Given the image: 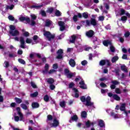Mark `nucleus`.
<instances>
[{
	"label": "nucleus",
	"mask_w": 130,
	"mask_h": 130,
	"mask_svg": "<svg viewBox=\"0 0 130 130\" xmlns=\"http://www.w3.org/2000/svg\"><path fill=\"white\" fill-rule=\"evenodd\" d=\"M66 76L67 78H69V79H71V78H73V77H75V76H76V73H73L70 72Z\"/></svg>",
	"instance_id": "24"
},
{
	"label": "nucleus",
	"mask_w": 130,
	"mask_h": 130,
	"mask_svg": "<svg viewBox=\"0 0 130 130\" xmlns=\"http://www.w3.org/2000/svg\"><path fill=\"white\" fill-rule=\"evenodd\" d=\"M115 92L116 94H120V93H121V91H120V89H119V88H116L115 89Z\"/></svg>",
	"instance_id": "61"
},
{
	"label": "nucleus",
	"mask_w": 130,
	"mask_h": 130,
	"mask_svg": "<svg viewBox=\"0 0 130 130\" xmlns=\"http://www.w3.org/2000/svg\"><path fill=\"white\" fill-rule=\"evenodd\" d=\"M60 106L61 107H64L66 106V102L64 101H62L60 103Z\"/></svg>",
	"instance_id": "44"
},
{
	"label": "nucleus",
	"mask_w": 130,
	"mask_h": 130,
	"mask_svg": "<svg viewBox=\"0 0 130 130\" xmlns=\"http://www.w3.org/2000/svg\"><path fill=\"white\" fill-rule=\"evenodd\" d=\"M93 43L94 44H96V45H99V44L101 43V41H100V40L98 39L97 38H93Z\"/></svg>",
	"instance_id": "16"
},
{
	"label": "nucleus",
	"mask_w": 130,
	"mask_h": 130,
	"mask_svg": "<svg viewBox=\"0 0 130 130\" xmlns=\"http://www.w3.org/2000/svg\"><path fill=\"white\" fill-rule=\"evenodd\" d=\"M20 47H21V48H25V40L24 39V38L22 37L20 38Z\"/></svg>",
	"instance_id": "8"
},
{
	"label": "nucleus",
	"mask_w": 130,
	"mask_h": 130,
	"mask_svg": "<svg viewBox=\"0 0 130 130\" xmlns=\"http://www.w3.org/2000/svg\"><path fill=\"white\" fill-rule=\"evenodd\" d=\"M86 35L87 36V37H92V36L94 35V31H93L92 30H90L86 32Z\"/></svg>",
	"instance_id": "15"
},
{
	"label": "nucleus",
	"mask_w": 130,
	"mask_h": 130,
	"mask_svg": "<svg viewBox=\"0 0 130 130\" xmlns=\"http://www.w3.org/2000/svg\"><path fill=\"white\" fill-rule=\"evenodd\" d=\"M10 31L9 32H11V31H15V29H16V27H15L14 25H10Z\"/></svg>",
	"instance_id": "35"
},
{
	"label": "nucleus",
	"mask_w": 130,
	"mask_h": 130,
	"mask_svg": "<svg viewBox=\"0 0 130 130\" xmlns=\"http://www.w3.org/2000/svg\"><path fill=\"white\" fill-rule=\"evenodd\" d=\"M56 72V71H55V70H54V69H51L48 72V74H49V75H51V74H54V73H55Z\"/></svg>",
	"instance_id": "42"
},
{
	"label": "nucleus",
	"mask_w": 130,
	"mask_h": 130,
	"mask_svg": "<svg viewBox=\"0 0 130 130\" xmlns=\"http://www.w3.org/2000/svg\"><path fill=\"white\" fill-rule=\"evenodd\" d=\"M6 9H7V10H9V9L13 10V9H14V5H12L11 6H7V7H6Z\"/></svg>",
	"instance_id": "54"
},
{
	"label": "nucleus",
	"mask_w": 130,
	"mask_h": 130,
	"mask_svg": "<svg viewBox=\"0 0 130 130\" xmlns=\"http://www.w3.org/2000/svg\"><path fill=\"white\" fill-rule=\"evenodd\" d=\"M14 119L15 121H19V120H20V117L18 116H15Z\"/></svg>",
	"instance_id": "60"
},
{
	"label": "nucleus",
	"mask_w": 130,
	"mask_h": 130,
	"mask_svg": "<svg viewBox=\"0 0 130 130\" xmlns=\"http://www.w3.org/2000/svg\"><path fill=\"white\" fill-rule=\"evenodd\" d=\"M48 70H49V65L46 63L45 65L44 70L43 71V74H47Z\"/></svg>",
	"instance_id": "14"
},
{
	"label": "nucleus",
	"mask_w": 130,
	"mask_h": 130,
	"mask_svg": "<svg viewBox=\"0 0 130 130\" xmlns=\"http://www.w3.org/2000/svg\"><path fill=\"white\" fill-rule=\"evenodd\" d=\"M31 106L33 108H38L39 107V104L38 103H32Z\"/></svg>",
	"instance_id": "27"
},
{
	"label": "nucleus",
	"mask_w": 130,
	"mask_h": 130,
	"mask_svg": "<svg viewBox=\"0 0 130 130\" xmlns=\"http://www.w3.org/2000/svg\"><path fill=\"white\" fill-rule=\"evenodd\" d=\"M44 100L45 102H48V101H49V96L47 95H45L44 97Z\"/></svg>",
	"instance_id": "38"
},
{
	"label": "nucleus",
	"mask_w": 130,
	"mask_h": 130,
	"mask_svg": "<svg viewBox=\"0 0 130 130\" xmlns=\"http://www.w3.org/2000/svg\"><path fill=\"white\" fill-rule=\"evenodd\" d=\"M42 7H43V5H33L32 6H31V8H32L33 9H36L37 10H38L39 9H41V8H42Z\"/></svg>",
	"instance_id": "18"
},
{
	"label": "nucleus",
	"mask_w": 130,
	"mask_h": 130,
	"mask_svg": "<svg viewBox=\"0 0 130 130\" xmlns=\"http://www.w3.org/2000/svg\"><path fill=\"white\" fill-rule=\"evenodd\" d=\"M100 86L101 87H102V88H105L106 87H107L106 84H105V83H101L100 84Z\"/></svg>",
	"instance_id": "64"
},
{
	"label": "nucleus",
	"mask_w": 130,
	"mask_h": 130,
	"mask_svg": "<svg viewBox=\"0 0 130 130\" xmlns=\"http://www.w3.org/2000/svg\"><path fill=\"white\" fill-rule=\"evenodd\" d=\"M20 106L22 109H24V110H27V109H28V107H27L26 105L24 104H21Z\"/></svg>",
	"instance_id": "32"
},
{
	"label": "nucleus",
	"mask_w": 130,
	"mask_h": 130,
	"mask_svg": "<svg viewBox=\"0 0 130 130\" xmlns=\"http://www.w3.org/2000/svg\"><path fill=\"white\" fill-rule=\"evenodd\" d=\"M38 95V92L37 91L34 92V93L30 94V97H32V98L36 97Z\"/></svg>",
	"instance_id": "41"
},
{
	"label": "nucleus",
	"mask_w": 130,
	"mask_h": 130,
	"mask_svg": "<svg viewBox=\"0 0 130 130\" xmlns=\"http://www.w3.org/2000/svg\"><path fill=\"white\" fill-rule=\"evenodd\" d=\"M22 31L23 36H25V37H28L29 36V32L28 31H25V29H22Z\"/></svg>",
	"instance_id": "26"
},
{
	"label": "nucleus",
	"mask_w": 130,
	"mask_h": 130,
	"mask_svg": "<svg viewBox=\"0 0 130 130\" xmlns=\"http://www.w3.org/2000/svg\"><path fill=\"white\" fill-rule=\"evenodd\" d=\"M55 15H56V16H60V15H61V13H60V12L59 11L57 10L55 12Z\"/></svg>",
	"instance_id": "57"
},
{
	"label": "nucleus",
	"mask_w": 130,
	"mask_h": 130,
	"mask_svg": "<svg viewBox=\"0 0 130 130\" xmlns=\"http://www.w3.org/2000/svg\"><path fill=\"white\" fill-rule=\"evenodd\" d=\"M111 116H112V117H113L114 118H119V117H120V116L119 115H117L113 112L111 113Z\"/></svg>",
	"instance_id": "19"
},
{
	"label": "nucleus",
	"mask_w": 130,
	"mask_h": 130,
	"mask_svg": "<svg viewBox=\"0 0 130 130\" xmlns=\"http://www.w3.org/2000/svg\"><path fill=\"white\" fill-rule=\"evenodd\" d=\"M44 36L47 38L49 41L54 38V35H52L50 32L47 31H44Z\"/></svg>",
	"instance_id": "4"
},
{
	"label": "nucleus",
	"mask_w": 130,
	"mask_h": 130,
	"mask_svg": "<svg viewBox=\"0 0 130 130\" xmlns=\"http://www.w3.org/2000/svg\"><path fill=\"white\" fill-rule=\"evenodd\" d=\"M79 81H81L79 82V84L81 85L80 88H81V89H87V85L85 84V82L84 80L82 79V78L78 77L75 79L76 82H79Z\"/></svg>",
	"instance_id": "3"
},
{
	"label": "nucleus",
	"mask_w": 130,
	"mask_h": 130,
	"mask_svg": "<svg viewBox=\"0 0 130 130\" xmlns=\"http://www.w3.org/2000/svg\"><path fill=\"white\" fill-rule=\"evenodd\" d=\"M120 110L121 111H125V104H121L120 107Z\"/></svg>",
	"instance_id": "22"
},
{
	"label": "nucleus",
	"mask_w": 130,
	"mask_h": 130,
	"mask_svg": "<svg viewBox=\"0 0 130 130\" xmlns=\"http://www.w3.org/2000/svg\"><path fill=\"white\" fill-rule=\"evenodd\" d=\"M117 60H118V57L117 56H115L112 58V62H115Z\"/></svg>",
	"instance_id": "30"
},
{
	"label": "nucleus",
	"mask_w": 130,
	"mask_h": 130,
	"mask_svg": "<svg viewBox=\"0 0 130 130\" xmlns=\"http://www.w3.org/2000/svg\"><path fill=\"white\" fill-rule=\"evenodd\" d=\"M73 21L74 22H77L78 21V16L75 15L73 16Z\"/></svg>",
	"instance_id": "51"
},
{
	"label": "nucleus",
	"mask_w": 130,
	"mask_h": 130,
	"mask_svg": "<svg viewBox=\"0 0 130 130\" xmlns=\"http://www.w3.org/2000/svg\"><path fill=\"white\" fill-rule=\"evenodd\" d=\"M19 20H20L21 22H24V23H25L26 24L30 22V18H29V17L27 16L26 17L20 16L19 18Z\"/></svg>",
	"instance_id": "6"
},
{
	"label": "nucleus",
	"mask_w": 130,
	"mask_h": 130,
	"mask_svg": "<svg viewBox=\"0 0 130 130\" xmlns=\"http://www.w3.org/2000/svg\"><path fill=\"white\" fill-rule=\"evenodd\" d=\"M63 51L62 49H59L58 50V51L57 52V58H58V59H61V58L62 57V53H63Z\"/></svg>",
	"instance_id": "10"
},
{
	"label": "nucleus",
	"mask_w": 130,
	"mask_h": 130,
	"mask_svg": "<svg viewBox=\"0 0 130 130\" xmlns=\"http://www.w3.org/2000/svg\"><path fill=\"white\" fill-rule=\"evenodd\" d=\"M26 43L30 44L32 42V40L29 38H27L26 41H25Z\"/></svg>",
	"instance_id": "52"
},
{
	"label": "nucleus",
	"mask_w": 130,
	"mask_h": 130,
	"mask_svg": "<svg viewBox=\"0 0 130 130\" xmlns=\"http://www.w3.org/2000/svg\"><path fill=\"white\" fill-rule=\"evenodd\" d=\"M85 125L86 127H90L91 125H94V123L93 122H90V121L88 120L85 123Z\"/></svg>",
	"instance_id": "20"
},
{
	"label": "nucleus",
	"mask_w": 130,
	"mask_h": 130,
	"mask_svg": "<svg viewBox=\"0 0 130 130\" xmlns=\"http://www.w3.org/2000/svg\"><path fill=\"white\" fill-rule=\"evenodd\" d=\"M104 16H100L99 17V21H104Z\"/></svg>",
	"instance_id": "63"
},
{
	"label": "nucleus",
	"mask_w": 130,
	"mask_h": 130,
	"mask_svg": "<svg viewBox=\"0 0 130 130\" xmlns=\"http://www.w3.org/2000/svg\"><path fill=\"white\" fill-rule=\"evenodd\" d=\"M111 83H112L113 85H114L115 86L116 85L119 84V82H118V81H116V80L112 81Z\"/></svg>",
	"instance_id": "45"
},
{
	"label": "nucleus",
	"mask_w": 130,
	"mask_h": 130,
	"mask_svg": "<svg viewBox=\"0 0 130 130\" xmlns=\"http://www.w3.org/2000/svg\"><path fill=\"white\" fill-rule=\"evenodd\" d=\"M73 90L75 94L74 97H76V98H78V97H79V91L76 88H73Z\"/></svg>",
	"instance_id": "17"
},
{
	"label": "nucleus",
	"mask_w": 130,
	"mask_h": 130,
	"mask_svg": "<svg viewBox=\"0 0 130 130\" xmlns=\"http://www.w3.org/2000/svg\"><path fill=\"white\" fill-rule=\"evenodd\" d=\"M113 98L115 100H116L117 101H119L120 100V97H119L117 94H114L113 95Z\"/></svg>",
	"instance_id": "28"
},
{
	"label": "nucleus",
	"mask_w": 130,
	"mask_h": 130,
	"mask_svg": "<svg viewBox=\"0 0 130 130\" xmlns=\"http://www.w3.org/2000/svg\"><path fill=\"white\" fill-rule=\"evenodd\" d=\"M121 70L123 71V72H124L125 73H127V68H126V67L124 65H122L121 66Z\"/></svg>",
	"instance_id": "25"
},
{
	"label": "nucleus",
	"mask_w": 130,
	"mask_h": 130,
	"mask_svg": "<svg viewBox=\"0 0 130 130\" xmlns=\"http://www.w3.org/2000/svg\"><path fill=\"white\" fill-rule=\"evenodd\" d=\"M81 117L85 118V117H87V112H86V111H83L81 113Z\"/></svg>",
	"instance_id": "39"
},
{
	"label": "nucleus",
	"mask_w": 130,
	"mask_h": 130,
	"mask_svg": "<svg viewBox=\"0 0 130 130\" xmlns=\"http://www.w3.org/2000/svg\"><path fill=\"white\" fill-rule=\"evenodd\" d=\"M19 117H20V120L21 121H25V119H24V116L23 115V114H20L19 115Z\"/></svg>",
	"instance_id": "37"
},
{
	"label": "nucleus",
	"mask_w": 130,
	"mask_h": 130,
	"mask_svg": "<svg viewBox=\"0 0 130 130\" xmlns=\"http://www.w3.org/2000/svg\"><path fill=\"white\" fill-rule=\"evenodd\" d=\"M69 63L72 68H75L76 67V61L73 59H70L69 61Z\"/></svg>",
	"instance_id": "12"
},
{
	"label": "nucleus",
	"mask_w": 130,
	"mask_h": 130,
	"mask_svg": "<svg viewBox=\"0 0 130 130\" xmlns=\"http://www.w3.org/2000/svg\"><path fill=\"white\" fill-rule=\"evenodd\" d=\"M59 26H60V30L63 31L66 28V26H64V22L63 21H59L58 22Z\"/></svg>",
	"instance_id": "9"
},
{
	"label": "nucleus",
	"mask_w": 130,
	"mask_h": 130,
	"mask_svg": "<svg viewBox=\"0 0 130 130\" xmlns=\"http://www.w3.org/2000/svg\"><path fill=\"white\" fill-rule=\"evenodd\" d=\"M34 55H36V56L39 57V58H40V57H41V55L38 53V54L31 53L29 55V57H30V58H32V57L34 56Z\"/></svg>",
	"instance_id": "21"
},
{
	"label": "nucleus",
	"mask_w": 130,
	"mask_h": 130,
	"mask_svg": "<svg viewBox=\"0 0 130 130\" xmlns=\"http://www.w3.org/2000/svg\"><path fill=\"white\" fill-rule=\"evenodd\" d=\"M59 125V122L56 118H54L53 120V123L50 124L51 127H56Z\"/></svg>",
	"instance_id": "5"
},
{
	"label": "nucleus",
	"mask_w": 130,
	"mask_h": 130,
	"mask_svg": "<svg viewBox=\"0 0 130 130\" xmlns=\"http://www.w3.org/2000/svg\"><path fill=\"white\" fill-rule=\"evenodd\" d=\"M87 63H88V61H87V60H83L81 62V64L82 66H86Z\"/></svg>",
	"instance_id": "58"
},
{
	"label": "nucleus",
	"mask_w": 130,
	"mask_h": 130,
	"mask_svg": "<svg viewBox=\"0 0 130 130\" xmlns=\"http://www.w3.org/2000/svg\"><path fill=\"white\" fill-rule=\"evenodd\" d=\"M82 16L83 18H84L85 19H88V17H89V15H88L87 13H83Z\"/></svg>",
	"instance_id": "43"
},
{
	"label": "nucleus",
	"mask_w": 130,
	"mask_h": 130,
	"mask_svg": "<svg viewBox=\"0 0 130 130\" xmlns=\"http://www.w3.org/2000/svg\"><path fill=\"white\" fill-rule=\"evenodd\" d=\"M76 38H77V36L76 35L72 36L71 39L70 40V42L71 43H74L76 41Z\"/></svg>",
	"instance_id": "23"
},
{
	"label": "nucleus",
	"mask_w": 130,
	"mask_h": 130,
	"mask_svg": "<svg viewBox=\"0 0 130 130\" xmlns=\"http://www.w3.org/2000/svg\"><path fill=\"white\" fill-rule=\"evenodd\" d=\"M71 72H70V71L68 69H65L64 70V74L66 76L68 75V74H70Z\"/></svg>",
	"instance_id": "62"
},
{
	"label": "nucleus",
	"mask_w": 130,
	"mask_h": 130,
	"mask_svg": "<svg viewBox=\"0 0 130 130\" xmlns=\"http://www.w3.org/2000/svg\"><path fill=\"white\" fill-rule=\"evenodd\" d=\"M40 14L43 17H45V16H46V13L43 10L41 11Z\"/></svg>",
	"instance_id": "48"
},
{
	"label": "nucleus",
	"mask_w": 130,
	"mask_h": 130,
	"mask_svg": "<svg viewBox=\"0 0 130 130\" xmlns=\"http://www.w3.org/2000/svg\"><path fill=\"white\" fill-rule=\"evenodd\" d=\"M18 61L19 62H20V63H22V64H25V63H26L25 61L22 59H18Z\"/></svg>",
	"instance_id": "49"
},
{
	"label": "nucleus",
	"mask_w": 130,
	"mask_h": 130,
	"mask_svg": "<svg viewBox=\"0 0 130 130\" xmlns=\"http://www.w3.org/2000/svg\"><path fill=\"white\" fill-rule=\"evenodd\" d=\"M80 100L82 102H86V106H93L94 104V103L91 102V98L89 96H87L86 99L84 96H82Z\"/></svg>",
	"instance_id": "1"
},
{
	"label": "nucleus",
	"mask_w": 130,
	"mask_h": 130,
	"mask_svg": "<svg viewBox=\"0 0 130 130\" xmlns=\"http://www.w3.org/2000/svg\"><path fill=\"white\" fill-rule=\"evenodd\" d=\"M99 125L101 126V127H103V126H104V121L102 120H99Z\"/></svg>",
	"instance_id": "34"
},
{
	"label": "nucleus",
	"mask_w": 130,
	"mask_h": 130,
	"mask_svg": "<svg viewBox=\"0 0 130 130\" xmlns=\"http://www.w3.org/2000/svg\"><path fill=\"white\" fill-rule=\"evenodd\" d=\"M30 17L31 18V26H34L35 25V21H34V20H36V18H37V17L36 15H35V14H31Z\"/></svg>",
	"instance_id": "13"
},
{
	"label": "nucleus",
	"mask_w": 130,
	"mask_h": 130,
	"mask_svg": "<svg viewBox=\"0 0 130 130\" xmlns=\"http://www.w3.org/2000/svg\"><path fill=\"white\" fill-rule=\"evenodd\" d=\"M121 21H126V20H127V17H126V16H122L121 18Z\"/></svg>",
	"instance_id": "59"
},
{
	"label": "nucleus",
	"mask_w": 130,
	"mask_h": 130,
	"mask_svg": "<svg viewBox=\"0 0 130 130\" xmlns=\"http://www.w3.org/2000/svg\"><path fill=\"white\" fill-rule=\"evenodd\" d=\"M47 81L49 84H52L54 82V80H53V79H52L51 78H50L47 79Z\"/></svg>",
	"instance_id": "31"
},
{
	"label": "nucleus",
	"mask_w": 130,
	"mask_h": 130,
	"mask_svg": "<svg viewBox=\"0 0 130 130\" xmlns=\"http://www.w3.org/2000/svg\"><path fill=\"white\" fill-rule=\"evenodd\" d=\"M51 21L49 20H47L46 21V26L47 27H49V25H51Z\"/></svg>",
	"instance_id": "33"
},
{
	"label": "nucleus",
	"mask_w": 130,
	"mask_h": 130,
	"mask_svg": "<svg viewBox=\"0 0 130 130\" xmlns=\"http://www.w3.org/2000/svg\"><path fill=\"white\" fill-rule=\"evenodd\" d=\"M129 35H130L129 31H127V32H125V34H124V36L126 38H127V37H128V36H129Z\"/></svg>",
	"instance_id": "56"
},
{
	"label": "nucleus",
	"mask_w": 130,
	"mask_h": 130,
	"mask_svg": "<svg viewBox=\"0 0 130 130\" xmlns=\"http://www.w3.org/2000/svg\"><path fill=\"white\" fill-rule=\"evenodd\" d=\"M9 66V62H8L7 61H5L4 62V67H5V68H8Z\"/></svg>",
	"instance_id": "55"
},
{
	"label": "nucleus",
	"mask_w": 130,
	"mask_h": 130,
	"mask_svg": "<svg viewBox=\"0 0 130 130\" xmlns=\"http://www.w3.org/2000/svg\"><path fill=\"white\" fill-rule=\"evenodd\" d=\"M15 100L16 103H17L18 104H20L22 102V100L21 99H19L18 98H15Z\"/></svg>",
	"instance_id": "36"
},
{
	"label": "nucleus",
	"mask_w": 130,
	"mask_h": 130,
	"mask_svg": "<svg viewBox=\"0 0 130 130\" xmlns=\"http://www.w3.org/2000/svg\"><path fill=\"white\" fill-rule=\"evenodd\" d=\"M90 24L91 25H93V26H96L97 25V23L96 22V20L94 19H92L90 21Z\"/></svg>",
	"instance_id": "29"
},
{
	"label": "nucleus",
	"mask_w": 130,
	"mask_h": 130,
	"mask_svg": "<svg viewBox=\"0 0 130 130\" xmlns=\"http://www.w3.org/2000/svg\"><path fill=\"white\" fill-rule=\"evenodd\" d=\"M125 14V10L124 9H121L120 10V16H122V15H124Z\"/></svg>",
	"instance_id": "50"
},
{
	"label": "nucleus",
	"mask_w": 130,
	"mask_h": 130,
	"mask_svg": "<svg viewBox=\"0 0 130 130\" xmlns=\"http://www.w3.org/2000/svg\"><path fill=\"white\" fill-rule=\"evenodd\" d=\"M107 64L108 66H110V63L108 60H102L100 62V66H105Z\"/></svg>",
	"instance_id": "7"
},
{
	"label": "nucleus",
	"mask_w": 130,
	"mask_h": 130,
	"mask_svg": "<svg viewBox=\"0 0 130 130\" xmlns=\"http://www.w3.org/2000/svg\"><path fill=\"white\" fill-rule=\"evenodd\" d=\"M103 43L105 46H108V45H110V50L112 52H114V51H115V48L112 46L111 41L105 40L103 42Z\"/></svg>",
	"instance_id": "2"
},
{
	"label": "nucleus",
	"mask_w": 130,
	"mask_h": 130,
	"mask_svg": "<svg viewBox=\"0 0 130 130\" xmlns=\"http://www.w3.org/2000/svg\"><path fill=\"white\" fill-rule=\"evenodd\" d=\"M8 19L9 20H10V21H14L15 20V18L12 15L9 16Z\"/></svg>",
	"instance_id": "53"
},
{
	"label": "nucleus",
	"mask_w": 130,
	"mask_h": 130,
	"mask_svg": "<svg viewBox=\"0 0 130 130\" xmlns=\"http://www.w3.org/2000/svg\"><path fill=\"white\" fill-rule=\"evenodd\" d=\"M53 118V117H52V116L51 115H48L47 116V120L48 121H50V120H52V119Z\"/></svg>",
	"instance_id": "47"
},
{
	"label": "nucleus",
	"mask_w": 130,
	"mask_h": 130,
	"mask_svg": "<svg viewBox=\"0 0 130 130\" xmlns=\"http://www.w3.org/2000/svg\"><path fill=\"white\" fill-rule=\"evenodd\" d=\"M9 33L12 36H19V35H20V32L18 30L9 31Z\"/></svg>",
	"instance_id": "11"
},
{
	"label": "nucleus",
	"mask_w": 130,
	"mask_h": 130,
	"mask_svg": "<svg viewBox=\"0 0 130 130\" xmlns=\"http://www.w3.org/2000/svg\"><path fill=\"white\" fill-rule=\"evenodd\" d=\"M16 110H17V113H18V115L22 114V113L21 112V109L20 108V107H17L16 108Z\"/></svg>",
	"instance_id": "46"
},
{
	"label": "nucleus",
	"mask_w": 130,
	"mask_h": 130,
	"mask_svg": "<svg viewBox=\"0 0 130 130\" xmlns=\"http://www.w3.org/2000/svg\"><path fill=\"white\" fill-rule=\"evenodd\" d=\"M72 120H74L76 121V120H78V116L76 115H74L73 116L71 117Z\"/></svg>",
	"instance_id": "40"
}]
</instances>
